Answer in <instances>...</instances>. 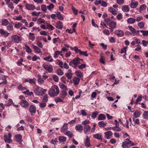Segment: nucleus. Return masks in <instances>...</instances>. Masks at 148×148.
<instances>
[{"instance_id": "nucleus-5", "label": "nucleus", "mask_w": 148, "mask_h": 148, "mask_svg": "<svg viewBox=\"0 0 148 148\" xmlns=\"http://www.w3.org/2000/svg\"><path fill=\"white\" fill-rule=\"evenodd\" d=\"M20 105L22 107L27 108L28 107L29 104L28 102L25 100H21L20 101Z\"/></svg>"}, {"instance_id": "nucleus-36", "label": "nucleus", "mask_w": 148, "mask_h": 148, "mask_svg": "<svg viewBox=\"0 0 148 148\" xmlns=\"http://www.w3.org/2000/svg\"><path fill=\"white\" fill-rule=\"evenodd\" d=\"M106 123L103 121H101L98 123V125L100 127H104L106 126Z\"/></svg>"}, {"instance_id": "nucleus-35", "label": "nucleus", "mask_w": 148, "mask_h": 148, "mask_svg": "<svg viewBox=\"0 0 148 148\" xmlns=\"http://www.w3.org/2000/svg\"><path fill=\"white\" fill-rule=\"evenodd\" d=\"M56 73L59 75L61 76L63 75L64 72L61 69H58L56 70Z\"/></svg>"}, {"instance_id": "nucleus-9", "label": "nucleus", "mask_w": 148, "mask_h": 148, "mask_svg": "<svg viewBox=\"0 0 148 148\" xmlns=\"http://www.w3.org/2000/svg\"><path fill=\"white\" fill-rule=\"evenodd\" d=\"M32 47L36 53H42L40 49L37 46L33 44L32 45Z\"/></svg>"}, {"instance_id": "nucleus-15", "label": "nucleus", "mask_w": 148, "mask_h": 148, "mask_svg": "<svg viewBox=\"0 0 148 148\" xmlns=\"http://www.w3.org/2000/svg\"><path fill=\"white\" fill-rule=\"evenodd\" d=\"M15 138L16 141L19 143V144H21L22 137L20 134H18L15 136Z\"/></svg>"}, {"instance_id": "nucleus-64", "label": "nucleus", "mask_w": 148, "mask_h": 148, "mask_svg": "<svg viewBox=\"0 0 148 148\" xmlns=\"http://www.w3.org/2000/svg\"><path fill=\"white\" fill-rule=\"evenodd\" d=\"M22 25V24L20 23H18V24H15L14 27L17 29H18Z\"/></svg>"}, {"instance_id": "nucleus-56", "label": "nucleus", "mask_w": 148, "mask_h": 148, "mask_svg": "<svg viewBox=\"0 0 148 148\" xmlns=\"http://www.w3.org/2000/svg\"><path fill=\"white\" fill-rule=\"evenodd\" d=\"M46 25L47 27V29H50L51 30H52L54 29V28L49 23H47Z\"/></svg>"}, {"instance_id": "nucleus-42", "label": "nucleus", "mask_w": 148, "mask_h": 148, "mask_svg": "<svg viewBox=\"0 0 148 148\" xmlns=\"http://www.w3.org/2000/svg\"><path fill=\"white\" fill-rule=\"evenodd\" d=\"M44 59L46 61H48L50 62H52L53 61V59L51 56H49L45 58Z\"/></svg>"}, {"instance_id": "nucleus-62", "label": "nucleus", "mask_w": 148, "mask_h": 148, "mask_svg": "<svg viewBox=\"0 0 148 148\" xmlns=\"http://www.w3.org/2000/svg\"><path fill=\"white\" fill-rule=\"evenodd\" d=\"M53 77L54 80L56 82H58V81L59 79L58 77L56 75H53Z\"/></svg>"}, {"instance_id": "nucleus-25", "label": "nucleus", "mask_w": 148, "mask_h": 148, "mask_svg": "<svg viewBox=\"0 0 148 148\" xmlns=\"http://www.w3.org/2000/svg\"><path fill=\"white\" fill-rule=\"evenodd\" d=\"M109 11L113 15H116L117 14V11L112 7H110L109 9Z\"/></svg>"}, {"instance_id": "nucleus-40", "label": "nucleus", "mask_w": 148, "mask_h": 148, "mask_svg": "<svg viewBox=\"0 0 148 148\" xmlns=\"http://www.w3.org/2000/svg\"><path fill=\"white\" fill-rule=\"evenodd\" d=\"M143 116L144 119L148 118V111H145L143 114Z\"/></svg>"}, {"instance_id": "nucleus-44", "label": "nucleus", "mask_w": 148, "mask_h": 148, "mask_svg": "<svg viewBox=\"0 0 148 148\" xmlns=\"http://www.w3.org/2000/svg\"><path fill=\"white\" fill-rule=\"evenodd\" d=\"M47 8L48 10L51 11L54 8V5L53 4L50 3L49 5L47 6Z\"/></svg>"}, {"instance_id": "nucleus-49", "label": "nucleus", "mask_w": 148, "mask_h": 148, "mask_svg": "<svg viewBox=\"0 0 148 148\" xmlns=\"http://www.w3.org/2000/svg\"><path fill=\"white\" fill-rule=\"evenodd\" d=\"M47 8L46 5H42L41 6V9L42 11L44 12H46L47 10Z\"/></svg>"}, {"instance_id": "nucleus-21", "label": "nucleus", "mask_w": 148, "mask_h": 148, "mask_svg": "<svg viewBox=\"0 0 148 148\" xmlns=\"http://www.w3.org/2000/svg\"><path fill=\"white\" fill-rule=\"evenodd\" d=\"M4 77L2 78L0 77V84H6L7 82L6 77Z\"/></svg>"}, {"instance_id": "nucleus-46", "label": "nucleus", "mask_w": 148, "mask_h": 148, "mask_svg": "<svg viewBox=\"0 0 148 148\" xmlns=\"http://www.w3.org/2000/svg\"><path fill=\"white\" fill-rule=\"evenodd\" d=\"M56 16L60 20H62L64 19V18L60 14V12H58L56 14Z\"/></svg>"}, {"instance_id": "nucleus-53", "label": "nucleus", "mask_w": 148, "mask_h": 148, "mask_svg": "<svg viewBox=\"0 0 148 148\" xmlns=\"http://www.w3.org/2000/svg\"><path fill=\"white\" fill-rule=\"evenodd\" d=\"M74 50L76 53H79L80 55V54L81 53H82V51L80 49H78L77 47L76 46L74 47Z\"/></svg>"}, {"instance_id": "nucleus-6", "label": "nucleus", "mask_w": 148, "mask_h": 148, "mask_svg": "<svg viewBox=\"0 0 148 148\" xmlns=\"http://www.w3.org/2000/svg\"><path fill=\"white\" fill-rule=\"evenodd\" d=\"M114 34L118 37H123L124 36V33L122 30H117L114 31Z\"/></svg>"}, {"instance_id": "nucleus-32", "label": "nucleus", "mask_w": 148, "mask_h": 148, "mask_svg": "<svg viewBox=\"0 0 148 148\" xmlns=\"http://www.w3.org/2000/svg\"><path fill=\"white\" fill-rule=\"evenodd\" d=\"M67 95V93L64 90H62L60 94L61 97L63 99L65 98V97Z\"/></svg>"}, {"instance_id": "nucleus-38", "label": "nucleus", "mask_w": 148, "mask_h": 148, "mask_svg": "<svg viewBox=\"0 0 148 148\" xmlns=\"http://www.w3.org/2000/svg\"><path fill=\"white\" fill-rule=\"evenodd\" d=\"M112 129L115 132H120L121 130V129L119 126L117 127H112Z\"/></svg>"}, {"instance_id": "nucleus-13", "label": "nucleus", "mask_w": 148, "mask_h": 148, "mask_svg": "<svg viewBox=\"0 0 148 148\" xmlns=\"http://www.w3.org/2000/svg\"><path fill=\"white\" fill-rule=\"evenodd\" d=\"M29 110L32 113H35L36 112V108L33 105L30 106L29 108Z\"/></svg>"}, {"instance_id": "nucleus-57", "label": "nucleus", "mask_w": 148, "mask_h": 148, "mask_svg": "<svg viewBox=\"0 0 148 148\" xmlns=\"http://www.w3.org/2000/svg\"><path fill=\"white\" fill-rule=\"evenodd\" d=\"M65 75L68 79H71L73 76L72 73H66L65 74Z\"/></svg>"}, {"instance_id": "nucleus-52", "label": "nucleus", "mask_w": 148, "mask_h": 148, "mask_svg": "<svg viewBox=\"0 0 148 148\" xmlns=\"http://www.w3.org/2000/svg\"><path fill=\"white\" fill-rule=\"evenodd\" d=\"M138 25L140 29H142L144 27L145 24L143 22H140L138 23Z\"/></svg>"}, {"instance_id": "nucleus-23", "label": "nucleus", "mask_w": 148, "mask_h": 148, "mask_svg": "<svg viewBox=\"0 0 148 148\" xmlns=\"http://www.w3.org/2000/svg\"><path fill=\"white\" fill-rule=\"evenodd\" d=\"M9 22L6 19H3L1 21V25H2L6 26L8 25Z\"/></svg>"}, {"instance_id": "nucleus-45", "label": "nucleus", "mask_w": 148, "mask_h": 148, "mask_svg": "<svg viewBox=\"0 0 148 148\" xmlns=\"http://www.w3.org/2000/svg\"><path fill=\"white\" fill-rule=\"evenodd\" d=\"M90 121L87 120H86L82 122V124L84 126H87L88 125L87 124H88L90 123Z\"/></svg>"}, {"instance_id": "nucleus-27", "label": "nucleus", "mask_w": 148, "mask_h": 148, "mask_svg": "<svg viewBox=\"0 0 148 148\" xmlns=\"http://www.w3.org/2000/svg\"><path fill=\"white\" fill-rule=\"evenodd\" d=\"M127 21L128 23L133 24L135 22L136 19L132 18H130L127 19Z\"/></svg>"}, {"instance_id": "nucleus-50", "label": "nucleus", "mask_w": 148, "mask_h": 148, "mask_svg": "<svg viewBox=\"0 0 148 148\" xmlns=\"http://www.w3.org/2000/svg\"><path fill=\"white\" fill-rule=\"evenodd\" d=\"M7 29L9 31L12 30L13 29V26L12 25H10L6 27Z\"/></svg>"}, {"instance_id": "nucleus-33", "label": "nucleus", "mask_w": 148, "mask_h": 148, "mask_svg": "<svg viewBox=\"0 0 148 148\" xmlns=\"http://www.w3.org/2000/svg\"><path fill=\"white\" fill-rule=\"evenodd\" d=\"M25 49L26 50V51L28 53H31L32 52V50L29 47L26 45H25Z\"/></svg>"}, {"instance_id": "nucleus-24", "label": "nucleus", "mask_w": 148, "mask_h": 148, "mask_svg": "<svg viewBox=\"0 0 148 148\" xmlns=\"http://www.w3.org/2000/svg\"><path fill=\"white\" fill-rule=\"evenodd\" d=\"M29 38L32 41H34L35 39V36L34 34L31 32L29 33V36H28Z\"/></svg>"}, {"instance_id": "nucleus-16", "label": "nucleus", "mask_w": 148, "mask_h": 148, "mask_svg": "<svg viewBox=\"0 0 148 148\" xmlns=\"http://www.w3.org/2000/svg\"><path fill=\"white\" fill-rule=\"evenodd\" d=\"M91 129V127L89 125L86 126H84V132L85 134H86L87 133L89 132Z\"/></svg>"}, {"instance_id": "nucleus-12", "label": "nucleus", "mask_w": 148, "mask_h": 148, "mask_svg": "<svg viewBox=\"0 0 148 148\" xmlns=\"http://www.w3.org/2000/svg\"><path fill=\"white\" fill-rule=\"evenodd\" d=\"M25 7L27 9L31 10H34L35 8L34 5L28 3L26 4Z\"/></svg>"}, {"instance_id": "nucleus-1", "label": "nucleus", "mask_w": 148, "mask_h": 148, "mask_svg": "<svg viewBox=\"0 0 148 148\" xmlns=\"http://www.w3.org/2000/svg\"><path fill=\"white\" fill-rule=\"evenodd\" d=\"M60 90L58 86L56 85L53 86L48 92L49 95L52 97L56 96L59 94Z\"/></svg>"}, {"instance_id": "nucleus-19", "label": "nucleus", "mask_w": 148, "mask_h": 148, "mask_svg": "<svg viewBox=\"0 0 148 148\" xmlns=\"http://www.w3.org/2000/svg\"><path fill=\"white\" fill-rule=\"evenodd\" d=\"M68 128V124L66 123H65L61 128L60 130L61 131L64 132L67 130Z\"/></svg>"}, {"instance_id": "nucleus-55", "label": "nucleus", "mask_w": 148, "mask_h": 148, "mask_svg": "<svg viewBox=\"0 0 148 148\" xmlns=\"http://www.w3.org/2000/svg\"><path fill=\"white\" fill-rule=\"evenodd\" d=\"M76 75L79 77H83V75L81 72L78 71H77L75 72Z\"/></svg>"}, {"instance_id": "nucleus-11", "label": "nucleus", "mask_w": 148, "mask_h": 148, "mask_svg": "<svg viewBox=\"0 0 148 148\" xmlns=\"http://www.w3.org/2000/svg\"><path fill=\"white\" fill-rule=\"evenodd\" d=\"M75 128L77 131L81 132L83 130V126L82 124H78L75 126Z\"/></svg>"}, {"instance_id": "nucleus-58", "label": "nucleus", "mask_w": 148, "mask_h": 148, "mask_svg": "<svg viewBox=\"0 0 148 148\" xmlns=\"http://www.w3.org/2000/svg\"><path fill=\"white\" fill-rule=\"evenodd\" d=\"M127 143V141H125L123 143L122 146L123 148H128L129 147Z\"/></svg>"}, {"instance_id": "nucleus-59", "label": "nucleus", "mask_w": 148, "mask_h": 148, "mask_svg": "<svg viewBox=\"0 0 148 148\" xmlns=\"http://www.w3.org/2000/svg\"><path fill=\"white\" fill-rule=\"evenodd\" d=\"M55 101L56 103L63 102V100L59 97H57Z\"/></svg>"}, {"instance_id": "nucleus-28", "label": "nucleus", "mask_w": 148, "mask_h": 148, "mask_svg": "<svg viewBox=\"0 0 148 148\" xmlns=\"http://www.w3.org/2000/svg\"><path fill=\"white\" fill-rule=\"evenodd\" d=\"M84 144L85 146L86 147H88L90 146L89 138L87 136H86V139Z\"/></svg>"}, {"instance_id": "nucleus-2", "label": "nucleus", "mask_w": 148, "mask_h": 148, "mask_svg": "<svg viewBox=\"0 0 148 148\" xmlns=\"http://www.w3.org/2000/svg\"><path fill=\"white\" fill-rule=\"evenodd\" d=\"M46 89H43L40 87H37L34 90L35 93L38 95H42L44 94V92L46 91Z\"/></svg>"}, {"instance_id": "nucleus-39", "label": "nucleus", "mask_w": 148, "mask_h": 148, "mask_svg": "<svg viewBox=\"0 0 148 148\" xmlns=\"http://www.w3.org/2000/svg\"><path fill=\"white\" fill-rule=\"evenodd\" d=\"M127 48V47H125L123 48H122L121 50V51L120 52L122 54L125 53V55H124V56H125L126 54V49Z\"/></svg>"}, {"instance_id": "nucleus-17", "label": "nucleus", "mask_w": 148, "mask_h": 148, "mask_svg": "<svg viewBox=\"0 0 148 148\" xmlns=\"http://www.w3.org/2000/svg\"><path fill=\"white\" fill-rule=\"evenodd\" d=\"M80 81V79L77 77H75L73 79V83L75 85H78Z\"/></svg>"}, {"instance_id": "nucleus-54", "label": "nucleus", "mask_w": 148, "mask_h": 148, "mask_svg": "<svg viewBox=\"0 0 148 148\" xmlns=\"http://www.w3.org/2000/svg\"><path fill=\"white\" fill-rule=\"evenodd\" d=\"M48 96L47 94L45 95L44 97L42 99V101L44 102H46L48 101Z\"/></svg>"}, {"instance_id": "nucleus-51", "label": "nucleus", "mask_w": 148, "mask_h": 148, "mask_svg": "<svg viewBox=\"0 0 148 148\" xmlns=\"http://www.w3.org/2000/svg\"><path fill=\"white\" fill-rule=\"evenodd\" d=\"M6 4L8 5V7L10 8L12 10H13L14 9V7L13 5V4L12 2H10Z\"/></svg>"}, {"instance_id": "nucleus-61", "label": "nucleus", "mask_w": 148, "mask_h": 148, "mask_svg": "<svg viewBox=\"0 0 148 148\" xmlns=\"http://www.w3.org/2000/svg\"><path fill=\"white\" fill-rule=\"evenodd\" d=\"M128 27L130 30L133 33H134L135 31V29L132 27V26L129 25L128 26Z\"/></svg>"}, {"instance_id": "nucleus-37", "label": "nucleus", "mask_w": 148, "mask_h": 148, "mask_svg": "<svg viewBox=\"0 0 148 148\" xmlns=\"http://www.w3.org/2000/svg\"><path fill=\"white\" fill-rule=\"evenodd\" d=\"M65 134L67 136L70 138H71L73 136V134L72 132L69 131H68L65 132Z\"/></svg>"}, {"instance_id": "nucleus-30", "label": "nucleus", "mask_w": 148, "mask_h": 148, "mask_svg": "<svg viewBox=\"0 0 148 148\" xmlns=\"http://www.w3.org/2000/svg\"><path fill=\"white\" fill-rule=\"evenodd\" d=\"M126 141H127V145H128V146L129 147H130L132 146H133L135 145V144H134V143H132V142L130 141L129 140V139L127 138L125 140Z\"/></svg>"}, {"instance_id": "nucleus-10", "label": "nucleus", "mask_w": 148, "mask_h": 148, "mask_svg": "<svg viewBox=\"0 0 148 148\" xmlns=\"http://www.w3.org/2000/svg\"><path fill=\"white\" fill-rule=\"evenodd\" d=\"M43 66L46 70L49 73L51 72L53 70L52 68L50 65L43 64Z\"/></svg>"}, {"instance_id": "nucleus-43", "label": "nucleus", "mask_w": 148, "mask_h": 148, "mask_svg": "<svg viewBox=\"0 0 148 148\" xmlns=\"http://www.w3.org/2000/svg\"><path fill=\"white\" fill-rule=\"evenodd\" d=\"M45 22V21L42 19L41 18H40L38 20L37 23L38 24H40L42 23H44Z\"/></svg>"}, {"instance_id": "nucleus-4", "label": "nucleus", "mask_w": 148, "mask_h": 148, "mask_svg": "<svg viewBox=\"0 0 148 148\" xmlns=\"http://www.w3.org/2000/svg\"><path fill=\"white\" fill-rule=\"evenodd\" d=\"M11 38L13 41L16 43H19L21 40L20 37L16 35H14L12 36Z\"/></svg>"}, {"instance_id": "nucleus-18", "label": "nucleus", "mask_w": 148, "mask_h": 148, "mask_svg": "<svg viewBox=\"0 0 148 148\" xmlns=\"http://www.w3.org/2000/svg\"><path fill=\"white\" fill-rule=\"evenodd\" d=\"M122 10L124 12H128L130 11V8L128 5H125L122 6Z\"/></svg>"}, {"instance_id": "nucleus-60", "label": "nucleus", "mask_w": 148, "mask_h": 148, "mask_svg": "<svg viewBox=\"0 0 148 148\" xmlns=\"http://www.w3.org/2000/svg\"><path fill=\"white\" fill-rule=\"evenodd\" d=\"M147 8V6L145 4H143L141 5L140 7V10H145Z\"/></svg>"}, {"instance_id": "nucleus-8", "label": "nucleus", "mask_w": 148, "mask_h": 148, "mask_svg": "<svg viewBox=\"0 0 148 148\" xmlns=\"http://www.w3.org/2000/svg\"><path fill=\"white\" fill-rule=\"evenodd\" d=\"M110 28L109 29H110L112 31H113V29L116 27V23L114 21H111L109 24Z\"/></svg>"}, {"instance_id": "nucleus-14", "label": "nucleus", "mask_w": 148, "mask_h": 148, "mask_svg": "<svg viewBox=\"0 0 148 148\" xmlns=\"http://www.w3.org/2000/svg\"><path fill=\"white\" fill-rule=\"evenodd\" d=\"M63 27L62 23L60 21H59L57 22L56 24V27L58 29H61Z\"/></svg>"}, {"instance_id": "nucleus-22", "label": "nucleus", "mask_w": 148, "mask_h": 148, "mask_svg": "<svg viewBox=\"0 0 148 148\" xmlns=\"http://www.w3.org/2000/svg\"><path fill=\"white\" fill-rule=\"evenodd\" d=\"M4 140L6 142L10 143L12 141V140L8 138V136L5 135L4 136Z\"/></svg>"}, {"instance_id": "nucleus-26", "label": "nucleus", "mask_w": 148, "mask_h": 148, "mask_svg": "<svg viewBox=\"0 0 148 148\" xmlns=\"http://www.w3.org/2000/svg\"><path fill=\"white\" fill-rule=\"evenodd\" d=\"M138 5V3L135 2L132 3L130 4V6L132 8H136Z\"/></svg>"}, {"instance_id": "nucleus-31", "label": "nucleus", "mask_w": 148, "mask_h": 148, "mask_svg": "<svg viewBox=\"0 0 148 148\" xmlns=\"http://www.w3.org/2000/svg\"><path fill=\"white\" fill-rule=\"evenodd\" d=\"M106 118L105 115L103 114H101L99 115L98 118V120H101L105 119Z\"/></svg>"}, {"instance_id": "nucleus-41", "label": "nucleus", "mask_w": 148, "mask_h": 148, "mask_svg": "<svg viewBox=\"0 0 148 148\" xmlns=\"http://www.w3.org/2000/svg\"><path fill=\"white\" fill-rule=\"evenodd\" d=\"M66 140V138L65 137L60 136L59 137V140L60 142H65Z\"/></svg>"}, {"instance_id": "nucleus-29", "label": "nucleus", "mask_w": 148, "mask_h": 148, "mask_svg": "<svg viewBox=\"0 0 148 148\" xmlns=\"http://www.w3.org/2000/svg\"><path fill=\"white\" fill-rule=\"evenodd\" d=\"M93 137L94 138L100 140H102L101 135L99 133L94 135H93Z\"/></svg>"}, {"instance_id": "nucleus-63", "label": "nucleus", "mask_w": 148, "mask_h": 148, "mask_svg": "<svg viewBox=\"0 0 148 148\" xmlns=\"http://www.w3.org/2000/svg\"><path fill=\"white\" fill-rule=\"evenodd\" d=\"M101 4V6L104 7H106L107 5L106 2L103 0H102Z\"/></svg>"}, {"instance_id": "nucleus-7", "label": "nucleus", "mask_w": 148, "mask_h": 148, "mask_svg": "<svg viewBox=\"0 0 148 148\" xmlns=\"http://www.w3.org/2000/svg\"><path fill=\"white\" fill-rule=\"evenodd\" d=\"M104 134L105 135L106 138L107 139H109L112 137L113 133L111 131H108L105 132Z\"/></svg>"}, {"instance_id": "nucleus-47", "label": "nucleus", "mask_w": 148, "mask_h": 148, "mask_svg": "<svg viewBox=\"0 0 148 148\" xmlns=\"http://www.w3.org/2000/svg\"><path fill=\"white\" fill-rule=\"evenodd\" d=\"M141 32L142 33L143 35L144 36H148V30H140Z\"/></svg>"}, {"instance_id": "nucleus-34", "label": "nucleus", "mask_w": 148, "mask_h": 148, "mask_svg": "<svg viewBox=\"0 0 148 148\" xmlns=\"http://www.w3.org/2000/svg\"><path fill=\"white\" fill-rule=\"evenodd\" d=\"M140 114V112L136 111L134 114V116L135 118H137L139 117Z\"/></svg>"}, {"instance_id": "nucleus-48", "label": "nucleus", "mask_w": 148, "mask_h": 148, "mask_svg": "<svg viewBox=\"0 0 148 148\" xmlns=\"http://www.w3.org/2000/svg\"><path fill=\"white\" fill-rule=\"evenodd\" d=\"M36 45L40 48H42L43 47V45L42 42L39 40H37L36 41Z\"/></svg>"}, {"instance_id": "nucleus-3", "label": "nucleus", "mask_w": 148, "mask_h": 148, "mask_svg": "<svg viewBox=\"0 0 148 148\" xmlns=\"http://www.w3.org/2000/svg\"><path fill=\"white\" fill-rule=\"evenodd\" d=\"M80 63V62L78 60L75 59L69 62V65L75 68H76L78 64H79Z\"/></svg>"}, {"instance_id": "nucleus-20", "label": "nucleus", "mask_w": 148, "mask_h": 148, "mask_svg": "<svg viewBox=\"0 0 148 148\" xmlns=\"http://www.w3.org/2000/svg\"><path fill=\"white\" fill-rule=\"evenodd\" d=\"M0 33L3 36L5 37L8 36L10 33L5 31L4 30L1 29H0Z\"/></svg>"}]
</instances>
